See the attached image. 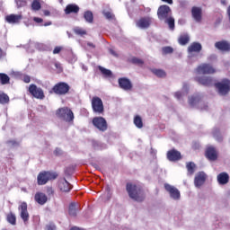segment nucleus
<instances>
[{"label":"nucleus","mask_w":230,"mask_h":230,"mask_svg":"<svg viewBox=\"0 0 230 230\" xmlns=\"http://www.w3.org/2000/svg\"><path fill=\"white\" fill-rule=\"evenodd\" d=\"M205 156L208 161H217V159H218V152H217L215 147L208 146L205 151Z\"/></svg>","instance_id":"dca6fc26"},{"label":"nucleus","mask_w":230,"mask_h":230,"mask_svg":"<svg viewBox=\"0 0 230 230\" xmlns=\"http://www.w3.org/2000/svg\"><path fill=\"white\" fill-rule=\"evenodd\" d=\"M126 190L128 194L129 199L136 200V202H143V200H145V191H143V189L141 187H138L134 183L128 182L126 185Z\"/></svg>","instance_id":"f257e3e1"},{"label":"nucleus","mask_w":230,"mask_h":230,"mask_svg":"<svg viewBox=\"0 0 230 230\" xmlns=\"http://www.w3.org/2000/svg\"><path fill=\"white\" fill-rule=\"evenodd\" d=\"M46 229H47V230H56V229H57V226H55V224L50 223V224H49V225L46 226Z\"/></svg>","instance_id":"09e8293b"},{"label":"nucleus","mask_w":230,"mask_h":230,"mask_svg":"<svg viewBox=\"0 0 230 230\" xmlns=\"http://www.w3.org/2000/svg\"><path fill=\"white\" fill-rule=\"evenodd\" d=\"M57 118L66 121V123H73L75 121V113L68 107L59 108L56 111Z\"/></svg>","instance_id":"7ed1b4c3"},{"label":"nucleus","mask_w":230,"mask_h":230,"mask_svg":"<svg viewBox=\"0 0 230 230\" xmlns=\"http://www.w3.org/2000/svg\"><path fill=\"white\" fill-rule=\"evenodd\" d=\"M63 48L60 46H57L54 48L53 49V55H58V53H60V51H62Z\"/></svg>","instance_id":"de8ad7c7"},{"label":"nucleus","mask_w":230,"mask_h":230,"mask_svg":"<svg viewBox=\"0 0 230 230\" xmlns=\"http://www.w3.org/2000/svg\"><path fill=\"white\" fill-rule=\"evenodd\" d=\"M195 82H198L200 85H204V87H211L215 85V79L211 76L203 75L197 76L194 78Z\"/></svg>","instance_id":"9d476101"},{"label":"nucleus","mask_w":230,"mask_h":230,"mask_svg":"<svg viewBox=\"0 0 230 230\" xmlns=\"http://www.w3.org/2000/svg\"><path fill=\"white\" fill-rule=\"evenodd\" d=\"M119 87L123 91H132V82L127 77H120L119 78Z\"/></svg>","instance_id":"f3484780"},{"label":"nucleus","mask_w":230,"mask_h":230,"mask_svg":"<svg viewBox=\"0 0 230 230\" xmlns=\"http://www.w3.org/2000/svg\"><path fill=\"white\" fill-rule=\"evenodd\" d=\"M58 188L63 193H69L73 190V186L69 183L66 178H62L58 181Z\"/></svg>","instance_id":"2eb2a0df"},{"label":"nucleus","mask_w":230,"mask_h":230,"mask_svg":"<svg viewBox=\"0 0 230 230\" xmlns=\"http://www.w3.org/2000/svg\"><path fill=\"white\" fill-rule=\"evenodd\" d=\"M6 220L12 226H15V224H17V217L13 212H10L6 215Z\"/></svg>","instance_id":"7c9ffc66"},{"label":"nucleus","mask_w":230,"mask_h":230,"mask_svg":"<svg viewBox=\"0 0 230 230\" xmlns=\"http://www.w3.org/2000/svg\"><path fill=\"white\" fill-rule=\"evenodd\" d=\"M92 109L95 114H103L105 112V108L103 107V101L98 96H94L91 101Z\"/></svg>","instance_id":"0eeeda50"},{"label":"nucleus","mask_w":230,"mask_h":230,"mask_svg":"<svg viewBox=\"0 0 230 230\" xmlns=\"http://www.w3.org/2000/svg\"><path fill=\"white\" fill-rule=\"evenodd\" d=\"M71 86L65 82L57 83L49 91L50 94H58V96H66L69 93Z\"/></svg>","instance_id":"20e7f679"},{"label":"nucleus","mask_w":230,"mask_h":230,"mask_svg":"<svg viewBox=\"0 0 230 230\" xmlns=\"http://www.w3.org/2000/svg\"><path fill=\"white\" fill-rule=\"evenodd\" d=\"M33 21H34V22H37L38 24H40V22H44V20L40 17H34Z\"/></svg>","instance_id":"3c124183"},{"label":"nucleus","mask_w":230,"mask_h":230,"mask_svg":"<svg viewBox=\"0 0 230 230\" xmlns=\"http://www.w3.org/2000/svg\"><path fill=\"white\" fill-rule=\"evenodd\" d=\"M103 15L108 19V21H114L116 19V16L114 13H112L111 11H103Z\"/></svg>","instance_id":"ea45409f"},{"label":"nucleus","mask_w":230,"mask_h":230,"mask_svg":"<svg viewBox=\"0 0 230 230\" xmlns=\"http://www.w3.org/2000/svg\"><path fill=\"white\" fill-rule=\"evenodd\" d=\"M58 177V173L49 171H42L37 176L38 186H44L49 182V181H55Z\"/></svg>","instance_id":"f03ea898"},{"label":"nucleus","mask_w":230,"mask_h":230,"mask_svg":"<svg viewBox=\"0 0 230 230\" xmlns=\"http://www.w3.org/2000/svg\"><path fill=\"white\" fill-rule=\"evenodd\" d=\"M87 46H89V48H96V46H94V44H93L92 42H88Z\"/></svg>","instance_id":"13d9d810"},{"label":"nucleus","mask_w":230,"mask_h":230,"mask_svg":"<svg viewBox=\"0 0 230 230\" xmlns=\"http://www.w3.org/2000/svg\"><path fill=\"white\" fill-rule=\"evenodd\" d=\"M198 75H215L217 68L211 65V63H202L195 69Z\"/></svg>","instance_id":"39448f33"},{"label":"nucleus","mask_w":230,"mask_h":230,"mask_svg":"<svg viewBox=\"0 0 230 230\" xmlns=\"http://www.w3.org/2000/svg\"><path fill=\"white\" fill-rule=\"evenodd\" d=\"M6 145L9 146H19V142H17V140H8Z\"/></svg>","instance_id":"a18cd8bd"},{"label":"nucleus","mask_w":230,"mask_h":230,"mask_svg":"<svg viewBox=\"0 0 230 230\" xmlns=\"http://www.w3.org/2000/svg\"><path fill=\"white\" fill-rule=\"evenodd\" d=\"M43 26H51V22H47L43 24Z\"/></svg>","instance_id":"052dcab7"},{"label":"nucleus","mask_w":230,"mask_h":230,"mask_svg":"<svg viewBox=\"0 0 230 230\" xmlns=\"http://www.w3.org/2000/svg\"><path fill=\"white\" fill-rule=\"evenodd\" d=\"M202 51V44L199 42H192L188 47V53H200Z\"/></svg>","instance_id":"393cba45"},{"label":"nucleus","mask_w":230,"mask_h":230,"mask_svg":"<svg viewBox=\"0 0 230 230\" xmlns=\"http://www.w3.org/2000/svg\"><path fill=\"white\" fill-rule=\"evenodd\" d=\"M178 42L181 46H186L190 42V36L188 34L180 35Z\"/></svg>","instance_id":"c756f323"},{"label":"nucleus","mask_w":230,"mask_h":230,"mask_svg":"<svg viewBox=\"0 0 230 230\" xmlns=\"http://www.w3.org/2000/svg\"><path fill=\"white\" fill-rule=\"evenodd\" d=\"M191 15L196 22H200L202 21V8L193 6L191 8Z\"/></svg>","instance_id":"4be33fe9"},{"label":"nucleus","mask_w":230,"mask_h":230,"mask_svg":"<svg viewBox=\"0 0 230 230\" xmlns=\"http://www.w3.org/2000/svg\"><path fill=\"white\" fill-rule=\"evenodd\" d=\"M215 48L219 51H230V43L227 40H220L215 43Z\"/></svg>","instance_id":"5701e85b"},{"label":"nucleus","mask_w":230,"mask_h":230,"mask_svg":"<svg viewBox=\"0 0 230 230\" xmlns=\"http://www.w3.org/2000/svg\"><path fill=\"white\" fill-rule=\"evenodd\" d=\"M22 220L26 224L30 220V213H28V203L22 202L18 208Z\"/></svg>","instance_id":"f8f14e48"},{"label":"nucleus","mask_w":230,"mask_h":230,"mask_svg":"<svg viewBox=\"0 0 230 230\" xmlns=\"http://www.w3.org/2000/svg\"><path fill=\"white\" fill-rule=\"evenodd\" d=\"M47 193L49 197H53V195H55V190H53V187H48Z\"/></svg>","instance_id":"49530a36"},{"label":"nucleus","mask_w":230,"mask_h":230,"mask_svg":"<svg viewBox=\"0 0 230 230\" xmlns=\"http://www.w3.org/2000/svg\"><path fill=\"white\" fill-rule=\"evenodd\" d=\"M167 159H168V161H171L172 163H175V161H181V152H179L175 149H172V150L168 151L167 152Z\"/></svg>","instance_id":"aec40b11"},{"label":"nucleus","mask_w":230,"mask_h":230,"mask_svg":"<svg viewBox=\"0 0 230 230\" xmlns=\"http://www.w3.org/2000/svg\"><path fill=\"white\" fill-rule=\"evenodd\" d=\"M51 14V13L48 10L44 11V15H46L47 17L49 16Z\"/></svg>","instance_id":"4d7b16f0"},{"label":"nucleus","mask_w":230,"mask_h":230,"mask_svg":"<svg viewBox=\"0 0 230 230\" xmlns=\"http://www.w3.org/2000/svg\"><path fill=\"white\" fill-rule=\"evenodd\" d=\"M84 19L88 22L89 24H93L94 22V14H93L92 11H85L84 13Z\"/></svg>","instance_id":"cd10ccee"},{"label":"nucleus","mask_w":230,"mask_h":230,"mask_svg":"<svg viewBox=\"0 0 230 230\" xmlns=\"http://www.w3.org/2000/svg\"><path fill=\"white\" fill-rule=\"evenodd\" d=\"M6 22L9 24H19L22 21V14H9L5 17Z\"/></svg>","instance_id":"b1692460"},{"label":"nucleus","mask_w":230,"mask_h":230,"mask_svg":"<svg viewBox=\"0 0 230 230\" xmlns=\"http://www.w3.org/2000/svg\"><path fill=\"white\" fill-rule=\"evenodd\" d=\"M15 3L17 8H23V6H26V4H28V1L26 0H16Z\"/></svg>","instance_id":"c03bdc74"},{"label":"nucleus","mask_w":230,"mask_h":230,"mask_svg":"<svg viewBox=\"0 0 230 230\" xmlns=\"http://www.w3.org/2000/svg\"><path fill=\"white\" fill-rule=\"evenodd\" d=\"M34 200L37 202V204H40V206H44L46 202H48V195L46 193L38 191L34 195Z\"/></svg>","instance_id":"412c9836"},{"label":"nucleus","mask_w":230,"mask_h":230,"mask_svg":"<svg viewBox=\"0 0 230 230\" xmlns=\"http://www.w3.org/2000/svg\"><path fill=\"white\" fill-rule=\"evenodd\" d=\"M42 8V5L40 4V2L39 0H33L31 3V9L34 12H39Z\"/></svg>","instance_id":"4c0bfd02"},{"label":"nucleus","mask_w":230,"mask_h":230,"mask_svg":"<svg viewBox=\"0 0 230 230\" xmlns=\"http://www.w3.org/2000/svg\"><path fill=\"white\" fill-rule=\"evenodd\" d=\"M206 172H198L194 178V186H196V188H200V186H203L204 182H206Z\"/></svg>","instance_id":"a211bd4d"},{"label":"nucleus","mask_w":230,"mask_h":230,"mask_svg":"<svg viewBox=\"0 0 230 230\" xmlns=\"http://www.w3.org/2000/svg\"><path fill=\"white\" fill-rule=\"evenodd\" d=\"M164 189L170 194L171 199H173V200H179V199H181V191H179V189L168 183L164 184Z\"/></svg>","instance_id":"ddd939ff"},{"label":"nucleus","mask_w":230,"mask_h":230,"mask_svg":"<svg viewBox=\"0 0 230 230\" xmlns=\"http://www.w3.org/2000/svg\"><path fill=\"white\" fill-rule=\"evenodd\" d=\"M166 24H168L170 30H173L175 28V19L173 17H167L165 20Z\"/></svg>","instance_id":"58836bf2"},{"label":"nucleus","mask_w":230,"mask_h":230,"mask_svg":"<svg viewBox=\"0 0 230 230\" xmlns=\"http://www.w3.org/2000/svg\"><path fill=\"white\" fill-rule=\"evenodd\" d=\"M151 72L154 73L157 78H166V72L163 69L152 68Z\"/></svg>","instance_id":"c85d7f7f"},{"label":"nucleus","mask_w":230,"mask_h":230,"mask_svg":"<svg viewBox=\"0 0 230 230\" xmlns=\"http://www.w3.org/2000/svg\"><path fill=\"white\" fill-rule=\"evenodd\" d=\"M214 85L216 89H217L221 96H226V94H229V92H230L229 79H223L221 82L215 83Z\"/></svg>","instance_id":"423d86ee"},{"label":"nucleus","mask_w":230,"mask_h":230,"mask_svg":"<svg viewBox=\"0 0 230 230\" xmlns=\"http://www.w3.org/2000/svg\"><path fill=\"white\" fill-rule=\"evenodd\" d=\"M111 53H112V55H115V54H114V51H112V50H111Z\"/></svg>","instance_id":"680f3d73"},{"label":"nucleus","mask_w":230,"mask_h":230,"mask_svg":"<svg viewBox=\"0 0 230 230\" xmlns=\"http://www.w3.org/2000/svg\"><path fill=\"white\" fill-rule=\"evenodd\" d=\"M74 32L75 33V35H80L81 37H84V35H87V31L80 27L75 28Z\"/></svg>","instance_id":"a19ab883"},{"label":"nucleus","mask_w":230,"mask_h":230,"mask_svg":"<svg viewBox=\"0 0 230 230\" xmlns=\"http://www.w3.org/2000/svg\"><path fill=\"white\" fill-rule=\"evenodd\" d=\"M174 96H175V98H177V100H181V98H182V93H181V92H176V93H174Z\"/></svg>","instance_id":"603ef678"},{"label":"nucleus","mask_w":230,"mask_h":230,"mask_svg":"<svg viewBox=\"0 0 230 230\" xmlns=\"http://www.w3.org/2000/svg\"><path fill=\"white\" fill-rule=\"evenodd\" d=\"M134 125L137 128H143V119L139 115H136L134 118Z\"/></svg>","instance_id":"e433bc0d"},{"label":"nucleus","mask_w":230,"mask_h":230,"mask_svg":"<svg viewBox=\"0 0 230 230\" xmlns=\"http://www.w3.org/2000/svg\"><path fill=\"white\" fill-rule=\"evenodd\" d=\"M200 102V96L199 95H192L189 98V104L190 107H193L194 105H197Z\"/></svg>","instance_id":"c9c22d12"},{"label":"nucleus","mask_w":230,"mask_h":230,"mask_svg":"<svg viewBox=\"0 0 230 230\" xmlns=\"http://www.w3.org/2000/svg\"><path fill=\"white\" fill-rule=\"evenodd\" d=\"M218 184L225 186L229 182V174L227 172H221L217 177Z\"/></svg>","instance_id":"a878e982"},{"label":"nucleus","mask_w":230,"mask_h":230,"mask_svg":"<svg viewBox=\"0 0 230 230\" xmlns=\"http://www.w3.org/2000/svg\"><path fill=\"white\" fill-rule=\"evenodd\" d=\"M28 91L30 94L33 96V98H36V100H44V98H46L44 90H42L40 87H38L37 84H30Z\"/></svg>","instance_id":"1a4fd4ad"},{"label":"nucleus","mask_w":230,"mask_h":230,"mask_svg":"<svg viewBox=\"0 0 230 230\" xmlns=\"http://www.w3.org/2000/svg\"><path fill=\"white\" fill-rule=\"evenodd\" d=\"M10 102V97L6 93L0 94V103L4 105Z\"/></svg>","instance_id":"79ce46f5"},{"label":"nucleus","mask_w":230,"mask_h":230,"mask_svg":"<svg viewBox=\"0 0 230 230\" xmlns=\"http://www.w3.org/2000/svg\"><path fill=\"white\" fill-rule=\"evenodd\" d=\"M92 123L95 128L100 130V132H106L107 128H109L107 119H105L103 117H94Z\"/></svg>","instance_id":"6e6552de"},{"label":"nucleus","mask_w":230,"mask_h":230,"mask_svg":"<svg viewBox=\"0 0 230 230\" xmlns=\"http://www.w3.org/2000/svg\"><path fill=\"white\" fill-rule=\"evenodd\" d=\"M78 204L76 203H71L68 207V215L70 217H76L78 213Z\"/></svg>","instance_id":"bb28decb"},{"label":"nucleus","mask_w":230,"mask_h":230,"mask_svg":"<svg viewBox=\"0 0 230 230\" xmlns=\"http://www.w3.org/2000/svg\"><path fill=\"white\" fill-rule=\"evenodd\" d=\"M163 3H167L168 4H173V0H162Z\"/></svg>","instance_id":"5fc2aeb1"},{"label":"nucleus","mask_w":230,"mask_h":230,"mask_svg":"<svg viewBox=\"0 0 230 230\" xmlns=\"http://www.w3.org/2000/svg\"><path fill=\"white\" fill-rule=\"evenodd\" d=\"M186 87V85L183 86V88Z\"/></svg>","instance_id":"e2e57ef3"},{"label":"nucleus","mask_w":230,"mask_h":230,"mask_svg":"<svg viewBox=\"0 0 230 230\" xmlns=\"http://www.w3.org/2000/svg\"><path fill=\"white\" fill-rule=\"evenodd\" d=\"M80 12V6H78L76 4H69L66 6L64 13L66 15H71L73 13L74 15L78 14Z\"/></svg>","instance_id":"6ab92c4d"},{"label":"nucleus","mask_w":230,"mask_h":230,"mask_svg":"<svg viewBox=\"0 0 230 230\" xmlns=\"http://www.w3.org/2000/svg\"><path fill=\"white\" fill-rule=\"evenodd\" d=\"M136 24L137 28H140L141 30H146L150 28L152 24V17L150 16L142 17L136 22Z\"/></svg>","instance_id":"4468645a"},{"label":"nucleus","mask_w":230,"mask_h":230,"mask_svg":"<svg viewBox=\"0 0 230 230\" xmlns=\"http://www.w3.org/2000/svg\"><path fill=\"white\" fill-rule=\"evenodd\" d=\"M54 154L55 155H62V150L60 148H56Z\"/></svg>","instance_id":"864d4df0"},{"label":"nucleus","mask_w":230,"mask_h":230,"mask_svg":"<svg viewBox=\"0 0 230 230\" xmlns=\"http://www.w3.org/2000/svg\"><path fill=\"white\" fill-rule=\"evenodd\" d=\"M4 57V52L3 51V49L0 48V59L3 58Z\"/></svg>","instance_id":"6e6d98bb"},{"label":"nucleus","mask_w":230,"mask_h":230,"mask_svg":"<svg viewBox=\"0 0 230 230\" xmlns=\"http://www.w3.org/2000/svg\"><path fill=\"white\" fill-rule=\"evenodd\" d=\"M162 53L163 55H171L172 53H173V48L172 47H164L162 48Z\"/></svg>","instance_id":"37998d69"},{"label":"nucleus","mask_w":230,"mask_h":230,"mask_svg":"<svg viewBox=\"0 0 230 230\" xmlns=\"http://www.w3.org/2000/svg\"><path fill=\"white\" fill-rule=\"evenodd\" d=\"M23 82L24 84H30V82H31V77H30V75H24Z\"/></svg>","instance_id":"8fccbe9b"},{"label":"nucleus","mask_w":230,"mask_h":230,"mask_svg":"<svg viewBox=\"0 0 230 230\" xmlns=\"http://www.w3.org/2000/svg\"><path fill=\"white\" fill-rule=\"evenodd\" d=\"M99 71H101L102 75L105 76V78H112V71L103 67V66H99Z\"/></svg>","instance_id":"2f4dec72"},{"label":"nucleus","mask_w":230,"mask_h":230,"mask_svg":"<svg viewBox=\"0 0 230 230\" xmlns=\"http://www.w3.org/2000/svg\"><path fill=\"white\" fill-rule=\"evenodd\" d=\"M129 62L131 64H134L135 66H138L139 67H143L145 61L143 59L133 57L131 59H129Z\"/></svg>","instance_id":"f704fd0d"},{"label":"nucleus","mask_w":230,"mask_h":230,"mask_svg":"<svg viewBox=\"0 0 230 230\" xmlns=\"http://www.w3.org/2000/svg\"><path fill=\"white\" fill-rule=\"evenodd\" d=\"M221 4H223V6H226L227 4V1L221 0Z\"/></svg>","instance_id":"bf43d9fd"},{"label":"nucleus","mask_w":230,"mask_h":230,"mask_svg":"<svg viewBox=\"0 0 230 230\" xmlns=\"http://www.w3.org/2000/svg\"><path fill=\"white\" fill-rule=\"evenodd\" d=\"M0 84L2 85H6L10 84V76L4 73H0Z\"/></svg>","instance_id":"473e14b6"},{"label":"nucleus","mask_w":230,"mask_h":230,"mask_svg":"<svg viewBox=\"0 0 230 230\" xmlns=\"http://www.w3.org/2000/svg\"><path fill=\"white\" fill-rule=\"evenodd\" d=\"M170 13H172V9L166 4L160 5L157 10V15L160 21H164L167 17H170Z\"/></svg>","instance_id":"9b49d317"},{"label":"nucleus","mask_w":230,"mask_h":230,"mask_svg":"<svg viewBox=\"0 0 230 230\" xmlns=\"http://www.w3.org/2000/svg\"><path fill=\"white\" fill-rule=\"evenodd\" d=\"M186 168H187V172H188V175H193L195 173V163L193 162H189L186 164Z\"/></svg>","instance_id":"72a5a7b5"}]
</instances>
